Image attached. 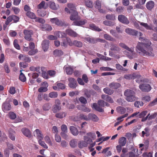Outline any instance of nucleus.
I'll use <instances>...</instances> for the list:
<instances>
[{"label": "nucleus", "mask_w": 157, "mask_h": 157, "mask_svg": "<svg viewBox=\"0 0 157 157\" xmlns=\"http://www.w3.org/2000/svg\"><path fill=\"white\" fill-rule=\"evenodd\" d=\"M139 39L143 42L140 43L136 46V48L137 52L139 54H141L143 56H154L153 49L150 46L151 41L143 36L139 37Z\"/></svg>", "instance_id": "1"}, {"label": "nucleus", "mask_w": 157, "mask_h": 157, "mask_svg": "<svg viewBox=\"0 0 157 157\" xmlns=\"http://www.w3.org/2000/svg\"><path fill=\"white\" fill-rule=\"evenodd\" d=\"M67 6L70 10H69L68 8L66 7L65 10L67 13L71 14L70 19L71 21H74L77 19L78 14L76 10V8L75 5L71 3H68Z\"/></svg>", "instance_id": "2"}, {"label": "nucleus", "mask_w": 157, "mask_h": 157, "mask_svg": "<svg viewBox=\"0 0 157 157\" xmlns=\"http://www.w3.org/2000/svg\"><path fill=\"white\" fill-rule=\"evenodd\" d=\"M124 95L126 97V100L128 101L132 102L135 101V93L133 90L127 89L124 93Z\"/></svg>", "instance_id": "3"}, {"label": "nucleus", "mask_w": 157, "mask_h": 157, "mask_svg": "<svg viewBox=\"0 0 157 157\" xmlns=\"http://www.w3.org/2000/svg\"><path fill=\"white\" fill-rule=\"evenodd\" d=\"M97 103L98 105L96 103H94L92 106V108L99 112H104V110L101 107L105 106V102L104 101L102 100H99L98 101Z\"/></svg>", "instance_id": "4"}, {"label": "nucleus", "mask_w": 157, "mask_h": 157, "mask_svg": "<svg viewBox=\"0 0 157 157\" xmlns=\"http://www.w3.org/2000/svg\"><path fill=\"white\" fill-rule=\"evenodd\" d=\"M84 40L86 42L90 44H96L98 42L104 43L105 42V40L103 39L90 36L85 37L84 38Z\"/></svg>", "instance_id": "5"}, {"label": "nucleus", "mask_w": 157, "mask_h": 157, "mask_svg": "<svg viewBox=\"0 0 157 157\" xmlns=\"http://www.w3.org/2000/svg\"><path fill=\"white\" fill-rule=\"evenodd\" d=\"M84 141L82 140L79 142L78 144V147L80 148H82L83 147H86L88 144H90L92 142V140L90 137L86 136H84Z\"/></svg>", "instance_id": "6"}, {"label": "nucleus", "mask_w": 157, "mask_h": 157, "mask_svg": "<svg viewBox=\"0 0 157 157\" xmlns=\"http://www.w3.org/2000/svg\"><path fill=\"white\" fill-rule=\"evenodd\" d=\"M50 21L51 23L60 26H67L68 25L67 23H65L64 21L59 20L57 17L51 18Z\"/></svg>", "instance_id": "7"}, {"label": "nucleus", "mask_w": 157, "mask_h": 157, "mask_svg": "<svg viewBox=\"0 0 157 157\" xmlns=\"http://www.w3.org/2000/svg\"><path fill=\"white\" fill-rule=\"evenodd\" d=\"M139 87L142 91L144 92H148L152 88L151 85L147 83L141 84L139 85Z\"/></svg>", "instance_id": "8"}, {"label": "nucleus", "mask_w": 157, "mask_h": 157, "mask_svg": "<svg viewBox=\"0 0 157 157\" xmlns=\"http://www.w3.org/2000/svg\"><path fill=\"white\" fill-rule=\"evenodd\" d=\"M72 23V25L78 26H82L84 25L86 22L87 20L86 19H80L78 18V16H77V18Z\"/></svg>", "instance_id": "9"}, {"label": "nucleus", "mask_w": 157, "mask_h": 157, "mask_svg": "<svg viewBox=\"0 0 157 157\" xmlns=\"http://www.w3.org/2000/svg\"><path fill=\"white\" fill-rule=\"evenodd\" d=\"M23 33L24 34L25 38L29 41H32L31 35L33 34V31L32 30L25 29L24 30Z\"/></svg>", "instance_id": "10"}, {"label": "nucleus", "mask_w": 157, "mask_h": 157, "mask_svg": "<svg viewBox=\"0 0 157 157\" xmlns=\"http://www.w3.org/2000/svg\"><path fill=\"white\" fill-rule=\"evenodd\" d=\"M68 79L69 82V87L72 89H75L78 86V84L76 80L72 77L68 78Z\"/></svg>", "instance_id": "11"}, {"label": "nucleus", "mask_w": 157, "mask_h": 157, "mask_svg": "<svg viewBox=\"0 0 157 157\" xmlns=\"http://www.w3.org/2000/svg\"><path fill=\"white\" fill-rule=\"evenodd\" d=\"M61 43L62 46L66 47H67L68 44L70 46H72V41L69 37H67L65 39H63Z\"/></svg>", "instance_id": "12"}, {"label": "nucleus", "mask_w": 157, "mask_h": 157, "mask_svg": "<svg viewBox=\"0 0 157 157\" xmlns=\"http://www.w3.org/2000/svg\"><path fill=\"white\" fill-rule=\"evenodd\" d=\"M118 20L121 22L125 24H128L129 21L127 18L123 15H119L118 17Z\"/></svg>", "instance_id": "13"}, {"label": "nucleus", "mask_w": 157, "mask_h": 157, "mask_svg": "<svg viewBox=\"0 0 157 157\" xmlns=\"http://www.w3.org/2000/svg\"><path fill=\"white\" fill-rule=\"evenodd\" d=\"M11 107L10 104L7 102L3 103L2 105V109L4 112H7L11 109Z\"/></svg>", "instance_id": "14"}, {"label": "nucleus", "mask_w": 157, "mask_h": 157, "mask_svg": "<svg viewBox=\"0 0 157 157\" xmlns=\"http://www.w3.org/2000/svg\"><path fill=\"white\" fill-rule=\"evenodd\" d=\"M21 132L25 136L30 138L32 136L31 133L30 131L28 128H24L21 129Z\"/></svg>", "instance_id": "15"}, {"label": "nucleus", "mask_w": 157, "mask_h": 157, "mask_svg": "<svg viewBox=\"0 0 157 157\" xmlns=\"http://www.w3.org/2000/svg\"><path fill=\"white\" fill-rule=\"evenodd\" d=\"M19 59L25 62H30L31 61V59L29 56L27 55L20 54L18 57Z\"/></svg>", "instance_id": "16"}, {"label": "nucleus", "mask_w": 157, "mask_h": 157, "mask_svg": "<svg viewBox=\"0 0 157 157\" xmlns=\"http://www.w3.org/2000/svg\"><path fill=\"white\" fill-rule=\"evenodd\" d=\"M40 28L43 31H50L52 29L51 26L48 24H43L40 25Z\"/></svg>", "instance_id": "17"}, {"label": "nucleus", "mask_w": 157, "mask_h": 157, "mask_svg": "<svg viewBox=\"0 0 157 157\" xmlns=\"http://www.w3.org/2000/svg\"><path fill=\"white\" fill-rule=\"evenodd\" d=\"M65 32L68 35L74 37H77L78 35L76 32L70 29H66Z\"/></svg>", "instance_id": "18"}, {"label": "nucleus", "mask_w": 157, "mask_h": 157, "mask_svg": "<svg viewBox=\"0 0 157 157\" xmlns=\"http://www.w3.org/2000/svg\"><path fill=\"white\" fill-rule=\"evenodd\" d=\"M91 120L94 122H97L99 120V118L95 114L90 113L88 114V121Z\"/></svg>", "instance_id": "19"}, {"label": "nucleus", "mask_w": 157, "mask_h": 157, "mask_svg": "<svg viewBox=\"0 0 157 157\" xmlns=\"http://www.w3.org/2000/svg\"><path fill=\"white\" fill-rule=\"evenodd\" d=\"M34 136L37 137L39 140L40 139H43V134L40 130L38 129H36L33 132Z\"/></svg>", "instance_id": "20"}, {"label": "nucleus", "mask_w": 157, "mask_h": 157, "mask_svg": "<svg viewBox=\"0 0 157 157\" xmlns=\"http://www.w3.org/2000/svg\"><path fill=\"white\" fill-rule=\"evenodd\" d=\"M125 31L126 33L132 36H136L138 34V32L136 30L132 29H126Z\"/></svg>", "instance_id": "21"}, {"label": "nucleus", "mask_w": 157, "mask_h": 157, "mask_svg": "<svg viewBox=\"0 0 157 157\" xmlns=\"http://www.w3.org/2000/svg\"><path fill=\"white\" fill-rule=\"evenodd\" d=\"M43 49L44 51L47 50L49 46V41L47 40H44L42 44Z\"/></svg>", "instance_id": "22"}, {"label": "nucleus", "mask_w": 157, "mask_h": 157, "mask_svg": "<svg viewBox=\"0 0 157 157\" xmlns=\"http://www.w3.org/2000/svg\"><path fill=\"white\" fill-rule=\"evenodd\" d=\"M109 86L111 89H117L121 86V84L118 83L113 82L110 83Z\"/></svg>", "instance_id": "23"}, {"label": "nucleus", "mask_w": 157, "mask_h": 157, "mask_svg": "<svg viewBox=\"0 0 157 157\" xmlns=\"http://www.w3.org/2000/svg\"><path fill=\"white\" fill-rule=\"evenodd\" d=\"M49 6L50 8L54 10H56L59 8V6L57 4H56L53 2H49Z\"/></svg>", "instance_id": "24"}, {"label": "nucleus", "mask_w": 157, "mask_h": 157, "mask_svg": "<svg viewBox=\"0 0 157 157\" xmlns=\"http://www.w3.org/2000/svg\"><path fill=\"white\" fill-rule=\"evenodd\" d=\"M101 98L103 100H104L109 102L110 103H113V101L112 98L108 95L102 94L101 95Z\"/></svg>", "instance_id": "25"}, {"label": "nucleus", "mask_w": 157, "mask_h": 157, "mask_svg": "<svg viewBox=\"0 0 157 157\" xmlns=\"http://www.w3.org/2000/svg\"><path fill=\"white\" fill-rule=\"evenodd\" d=\"M9 138L12 140L14 141L15 140V131L12 129L10 128L9 130Z\"/></svg>", "instance_id": "26"}, {"label": "nucleus", "mask_w": 157, "mask_h": 157, "mask_svg": "<svg viewBox=\"0 0 157 157\" xmlns=\"http://www.w3.org/2000/svg\"><path fill=\"white\" fill-rule=\"evenodd\" d=\"M110 49L114 51L115 53L119 52L121 50L120 48L116 44H111Z\"/></svg>", "instance_id": "27"}, {"label": "nucleus", "mask_w": 157, "mask_h": 157, "mask_svg": "<svg viewBox=\"0 0 157 157\" xmlns=\"http://www.w3.org/2000/svg\"><path fill=\"white\" fill-rule=\"evenodd\" d=\"M150 129L148 127H146L144 129V131L142 132V136L144 137V136L148 137L150 135Z\"/></svg>", "instance_id": "28"}, {"label": "nucleus", "mask_w": 157, "mask_h": 157, "mask_svg": "<svg viewBox=\"0 0 157 157\" xmlns=\"http://www.w3.org/2000/svg\"><path fill=\"white\" fill-rule=\"evenodd\" d=\"M155 3L153 1H150L148 2L146 4V7L147 9L149 10H151L154 7Z\"/></svg>", "instance_id": "29"}, {"label": "nucleus", "mask_w": 157, "mask_h": 157, "mask_svg": "<svg viewBox=\"0 0 157 157\" xmlns=\"http://www.w3.org/2000/svg\"><path fill=\"white\" fill-rule=\"evenodd\" d=\"M67 113L65 112H60L56 113L55 115L56 117L58 118L62 119L66 116Z\"/></svg>", "instance_id": "30"}, {"label": "nucleus", "mask_w": 157, "mask_h": 157, "mask_svg": "<svg viewBox=\"0 0 157 157\" xmlns=\"http://www.w3.org/2000/svg\"><path fill=\"white\" fill-rule=\"evenodd\" d=\"M85 5L87 7L92 8L93 7V2L90 0H85L84 1Z\"/></svg>", "instance_id": "31"}, {"label": "nucleus", "mask_w": 157, "mask_h": 157, "mask_svg": "<svg viewBox=\"0 0 157 157\" xmlns=\"http://www.w3.org/2000/svg\"><path fill=\"white\" fill-rule=\"evenodd\" d=\"M63 54V52L60 50L56 49L53 51V55L55 57L60 56Z\"/></svg>", "instance_id": "32"}, {"label": "nucleus", "mask_w": 157, "mask_h": 157, "mask_svg": "<svg viewBox=\"0 0 157 157\" xmlns=\"http://www.w3.org/2000/svg\"><path fill=\"white\" fill-rule=\"evenodd\" d=\"M127 142V139L124 137H121L119 140V144L121 145L122 146L125 145Z\"/></svg>", "instance_id": "33"}, {"label": "nucleus", "mask_w": 157, "mask_h": 157, "mask_svg": "<svg viewBox=\"0 0 157 157\" xmlns=\"http://www.w3.org/2000/svg\"><path fill=\"white\" fill-rule=\"evenodd\" d=\"M70 129L71 133L74 136H76L78 134V131L77 129L74 126H71Z\"/></svg>", "instance_id": "34"}, {"label": "nucleus", "mask_w": 157, "mask_h": 157, "mask_svg": "<svg viewBox=\"0 0 157 157\" xmlns=\"http://www.w3.org/2000/svg\"><path fill=\"white\" fill-rule=\"evenodd\" d=\"M72 46L74 45L76 47L81 48L82 46V43L80 41L77 40H75L73 42L72 41Z\"/></svg>", "instance_id": "35"}, {"label": "nucleus", "mask_w": 157, "mask_h": 157, "mask_svg": "<svg viewBox=\"0 0 157 157\" xmlns=\"http://www.w3.org/2000/svg\"><path fill=\"white\" fill-rule=\"evenodd\" d=\"M64 68H65L66 73L67 75H72L73 73L74 70L71 67H64Z\"/></svg>", "instance_id": "36"}, {"label": "nucleus", "mask_w": 157, "mask_h": 157, "mask_svg": "<svg viewBox=\"0 0 157 157\" xmlns=\"http://www.w3.org/2000/svg\"><path fill=\"white\" fill-rule=\"evenodd\" d=\"M104 38L108 40L111 41H116V40L111 36L110 35L108 34H105L104 35Z\"/></svg>", "instance_id": "37"}, {"label": "nucleus", "mask_w": 157, "mask_h": 157, "mask_svg": "<svg viewBox=\"0 0 157 157\" xmlns=\"http://www.w3.org/2000/svg\"><path fill=\"white\" fill-rule=\"evenodd\" d=\"M117 112L121 114H123L125 113L126 110L125 108L122 107H118L117 108Z\"/></svg>", "instance_id": "38"}, {"label": "nucleus", "mask_w": 157, "mask_h": 157, "mask_svg": "<svg viewBox=\"0 0 157 157\" xmlns=\"http://www.w3.org/2000/svg\"><path fill=\"white\" fill-rule=\"evenodd\" d=\"M103 90L105 93L109 95H111L113 94L114 91L108 87L104 88Z\"/></svg>", "instance_id": "39"}, {"label": "nucleus", "mask_w": 157, "mask_h": 157, "mask_svg": "<svg viewBox=\"0 0 157 157\" xmlns=\"http://www.w3.org/2000/svg\"><path fill=\"white\" fill-rule=\"evenodd\" d=\"M26 14L27 17L31 19H35L36 18V16L33 12L28 11L26 13Z\"/></svg>", "instance_id": "40"}, {"label": "nucleus", "mask_w": 157, "mask_h": 157, "mask_svg": "<svg viewBox=\"0 0 157 157\" xmlns=\"http://www.w3.org/2000/svg\"><path fill=\"white\" fill-rule=\"evenodd\" d=\"M138 23H139L141 26L144 27L147 30H151L152 29L151 27L147 23L140 21H138Z\"/></svg>", "instance_id": "41"}, {"label": "nucleus", "mask_w": 157, "mask_h": 157, "mask_svg": "<svg viewBox=\"0 0 157 157\" xmlns=\"http://www.w3.org/2000/svg\"><path fill=\"white\" fill-rule=\"evenodd\" d=\"M119 45L122 48L124 49H125L129 51H130L132 52H133L134 51L133 50H132L131 48H129L127 46L124 44L123 43H120L119 44Z\"/></svg>", "instance_id": "42"}, {"label": "nucleus", "mask_w": 157, "mask_h": 157, "mask_svg": "<svg viewBox=\"0 0 157 157\" xmlns=\"http://www.w3.org/2000/svg\"><path fill=\"white\" fill-rule=\"evenodd\" d=\"M23 70H21L20 71L21 73L19 75V79L21 81L24 82L26 81V78L25 75L21 72Z\"/></svg>", "instance_id": "43"}, {"label": "nucleus", "mask_w": 157, "mask_h": 157, "mask_svg": "<svg viewBox=\"0 0 157 157\" xmlns=\"http://www.w3.org/2000/svg\"><path fill=\"white\" fill-rule=\"evenodd\" d=\"M77 115L81 119H84L86 121H88V115L86 116L83 114L78 113Z\"/></svg>", "instance_id": "44"}, {"label": "nucleus", "mask_w": 157, "mask_h": 157, "mask_svg": "<svg viewBox=\"0 0 157 157\" xmlns=\"http://www.w3.org/2000/svg\"><path fill=\"white\" fill-rule=\"evenodd\" d=\"M77 141L75 139L71 140L69 143L70 146L72 148H75L77 145Z\"/></svg>", "instance_id": "45"}, {"label": "nucleus", "mask_w": 157, "mask_h": 157, "mask_svg": "<svg viewBox=\"0 0 157 157\" xmlns=\"http://www.w3.org/2000/svg\"><path fill=\"white\" fill-rule=\"evenodd\" d=\"M61 109V107L59 105H54L52 110L54 113H56L57 111H59Z\"/></svg>", "instance_id": "46"}, {"label": "nucleus", "mask_w": 157, "mask_h": 157, "mask_svg": "<svg viewBox=\"0 0 157 157\" xmlns=\"http://www.w3.org/2000/svg\"><path fill=\"white\" fill-rule=\"evenodd\" d=\"M89 27L90 28L93 30L100 32L101 31V29L98 27L96 26L94 24H91L89 25Z\"/></svg>", "instance_id": "47"}, {"label": "nucleus", "mask_w": 157, "mask_h": 157, "mask_svg": "<svg viewBox=\"0 0 157 157\" xmlns=\"http://www.w3.org/2000/svg\"><path fill=\"white\" fill-rule=\"evenodd\" d=\"M106 19L111 20H114L115 19V16L113 14H107L106 16Z\"/></svg>", "instance_id": "48"}, {"label": "nucleus", "mask_w": 157, "mask_h": 157, "mask_svg": "<svg viewBox=\"0 0 157 157\" xmlns=\"http://www.w3.org/2000/svg\"><path fill=\"white\" fill-rule=\"evenodd\" d=\"M51 108V106H50L49 103L44 104L42 106L43 109L44 111L48 110Z\"/></svg>", "instance_id": "49"}, {"label": "nucleus", "mask_w": 157, "mask_h": 157, "mask_svg": "<svg viewBox=\"0 0 157 157\" xmlns=\"http://www.w3.org/2000/svg\"><path fill=\"white\" fill-rule=\"evenodd\" d=\"M103 24L105 25L109 26H113L115 24V23L109 21H103Z\"/></svg>", "instance_id": "50"}, {"label": "nucleus", "mask_w": 157, "mask_h": 157, "mask_svg": "<svg viewBox=\"0 0 157 157\" xmlns=\"http://www.w3.org/2000/svg\"><path fill=\"white\" fill-rule=\"evenodd\" d=\"M8 115L9 118L12 120L15 119L17 117L16 114L13 112H10Z\"/></svg>", "instance_id": "51"}, {"label": "nucleus", "mask_w": 157, "mask_h": 157, "mask_svg": "<svg viewBox=\"0 0 157 157\" xmlns=\"http://www.w3.org/2000/svg\"><path fill=\"white\" fill-rule=\"evenodd\" d=\"M42 139H40L38 140L39 144L43 147L47 149L48 147V146L44 141H43L41 140Z\"/></svg>", "instance_id": "52"}, {"label": "nucleus", "mask_w": 157, "mask_h": 157, "mask_svg": "<svg viewBox=\"0 0 157 157\" xmlns=\"http://www.w3.org/2000/svg\"><path fill=\"white\" fill-rule=\"evenodd\" d=\"M35 19L36 22L42 24H43L45 22V20L42 18L36 17Z\"/></svg>", "instance_id": "53"}, {"label": "nucleus", "mask_w": 157, "mask_h": 157, "mask_svg": "<svg viewBox=\"0 0 157 157\" xmlns=\"http://www.w3.org/2000/svg\"><path fill=\"white\" fill-rule=\"evenodd\" d=\"M13 44L14 47L17 50H20V47L19 45L18 44V41L17 40H15L13 42Z\"/></svg>", "instance_id": "54"}, {"label": "nucleus", "mask_w": 157, "mask_h": 157, "mask_svg": "<svg viewBox=\"0 0 157 157\" xmlns=\"http://www.w3.org/2000/svg\"><path fill=\"white\" fill-rule=\"evenodd\" d=\"M30 50L28 52V54L30 56H33L35 55L38 52V51L37 49Z\"/></svg>", "instance_id": "55"}, {"label": "nucleus", "mask_w": 157, "mask_h": 157, "mask_svg": "<svg viewBox=\"0 0 157 157\" xmlns=\"http://www.w3.org/2000/svg\"><path fill=\"white\" fill-rule=\"evenodd\" d=\"M46 142L48 143L50 146H52V143L50 138V137L48 136H46L44 138Z\"/></svg>", "instance_id": "56"}, {"label": "nucleus", "mask_w": 157, "mask_h": 157, "mask_svg": "<svg viewBox=\"0 0 157 157\" xmlns=\"http://www.w3.org/2000/svg\"><path fill=\"white\" fill-rule=\"evenodd\" d=\"M57 93L56 92H52L50 93L49 94V96L51 98H56L57 97Z\"/></svg>", "instance_id": "57"}, {"label": "nucleus", "mask_w": 157, "mask_h": 157, "mask_svg": "<svg viewBox=\"0 0 157 157\" xmlns=\"http://www.w3.org/2000/svg\"><path fill=\"white\" fill-rule=\"evenodd\" d=\"M142 99L143 101L148 102L151 100V97L148 95H146L143 97Z\"/></svg>", "instance_id": "58"}, {"label": "nucleus", "mask_w": 157, "mask_h": 157, "mask_svg": "<svg viewBox=\"0 0 157 157\" xmlns=\"http://www.w3.org/2000/svg\"><path fill=\"white\" fill-rule=\"evenodd\" d=\"M48 90V89L46 87H41L38 89V91L39 92L42 93L47 91Z\"/></svg>", "instance_id": "59"}, {"label": "nucleus", "mask_w": 157, "mask_h": 157, "mask_svg": "<svg viewBox=\"0 0 157 157\" xmlns=\"http://www.w3.org/2000/svg\"><path fill=\"white\" fill-rule=\"evenodd\" d=\"M79 100L82 103L86 104L87 103L86 99L84 97L82 96L79 98Z\"/></svg>", "instance_id": "60"}, {"label": "nucleus", "mask_w": 157, "mask_h": 157, "mask_svg": "<svg viewBox=\"0 0 157 157\" xmlns=\"http://www.w3.org/2000/svg\"><path fill=\"white\" fill-rule=\"evenodd\" d=\"M13 20L12 15H11L8 17L5 22V24L6 25H8L9 23Z\"/></svg>", "instance_id": "61"}, {"label": "nucleus", "mask_w": 157, "mask_h": 157, "mask_svg": "<svg viewBox=\"0 0 157 157\" xmlns=\"http://www.w3.org/2000/svg\"><path fill=\"white\" fill-rule=\"evenodd\" d=\"M61 130L62 132H67V126L64 124H62L61 126Z\"/></svg>", "instance_id": "62"}, {"label": "nucleus", "mask_w": 157, "mask_h": 157, "mask_svg": "<svg viewBox=\"0 0 157 157\" xmlns=\"http://www.w3.org/2000/svg\"><path fill=\"white\" fill-rule=\"evenodd\" d=\"M95 7L98 9L99 8H101V4L100 1L97 0L95 2Z\"/></svg>", "instance_id": "63"}, {"label": "nucleus", "mask_w": 157, "mask_h": 157, "mask_svg": "<svg viewBox=\"0 0 157 157\" xmlns=\"http://www.w3.org/2000/svg\"><path fill=\"white\" fill-rule=\"evenodd\" d=\"M157 115V113H154L149 115L148 117V120H151L152 119H155Z\"/></svg>", "instance_id": "64"}]
</instances>
